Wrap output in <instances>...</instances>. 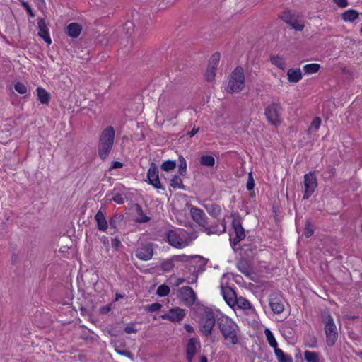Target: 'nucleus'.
I'll return each mask as SVG.
<instances>
[{"label":"nucleus","mask_w":362,"mask_h":362,"mask_svg":"<svg viewBox=\"0 0 362 362\" xmlns=\"http://www.w3.org/2000/svg\"><path fill=\"white\" fill-rule=\"evenodd\" d=\"M279 18L288 25L291 24L292 21L296 19L295 15L290 10L283 11L279 15Z\"/></svg>","instance_id":"obj_28"},{"label":"nucleus","mask_w":362,"mask_h":362,"mask_svg":"<svg viewBox=\"0 0 362 362\" xmlns=\"http://www.w3.org/2000/svg\"><path fill=\"white\" fill-rule=\"evenodd\" d=\"M255 187V181L252 177V173H250L248 175V179L246 185V188L247 190L251 191L254 189Z\"/></svg>","instance_id":"obj_49"},{"label":"nucleus","mask_w":362,"mask_h":362,"mask_svg":"<svg viewBox=\"0 0 362 362\" xmlns=\"http://www.w3.org/2000/svg\"><path fill=\"white\" fill-rule=\"evenodd\" d=\"M221 291L223 297L227 304L233 308L235 306V302L237 300V295L235 291L230 286H221Z\"/></svg>","instance_id":"obj_15"},{"label":"nucleus","mask_w":362,"mask_h":362,"mask_svg":"<svg viewBox=\"0 0 362 362\" xmlns=\"http://www.w3.org/2000/svg\"><path fill=\"white\" fill-rule=\"evenodd\" d=\"M179 173L180 175L184 176L187 173V163L182 156H179Z\"/></svg>","instance_id":"obj_40"},{"label":"nucleus","mask_w":362,"mask_h":362,"mask_svg":"<svg viewBox=\"0 0 362 362\" xmlns=\"http://www.w3.org/2000/svg\"><path fill=\"white\" fill-rule=\"evenodd\" d=\"M238 270L245 276H250L252 273V267L246 257H242L237 263Z\"/></svg>","instance_id":"obj_20"},{"label":"nucleus","mask_w":362,"mask_h":362,"mask_svg":"<svg viewBox=\"0 0 362 362\" xmlns=\"http://www.w3.org/2000/svg\"><path fill=\"white\" fill-rule=\"evenodd\" d=\"M237 306L238 308H240V309H243V310H247V309H253V308L252 307L250 303L245 298L240 296V297H237V300L236 302H235V306Z\"/></svg>","instance_id":"obj_29"},{"label":"nucleus","mask_w":362,"mask_h":362,"mask_svg":"<svg viewBox=\"0 0 362 362\" xmlns=\"http://www.w3.org/2000/svg\"><path fill=\"white\" fill-rule=\"evenodd\" d=\"M304 358L306 362H320V356L317 352L305 351Z\"/></svg>","instance_id":"obj_33"},{"label":"nucleus","mask_w":362,"mask_h":362,"mask_svg":"<svg viewBox=\"0 0 362 362\" xmlns=\"http://www.w3.org/2000/svg\"><path fill=\"white\" fill-rule=\"evenodd\" d=\"M81 26L76 23H71L68 25L66 28L67 34L72 38H76L78 37L81 32Z\"/></svg>","instance_id":"obj_22"},{"label":"nucleus","mask_w":362,"mask_h":362,"mask_svg":"<svg viewBox=\"0 0 362 362\" xmlns=\"http://www.w3.org/2000/svg\"><path fill=\"white\" fill-rule=\"evenodd\" d=\"M185 315V310L180 308H172L168 313H165L161 315V317L164 320H168L171 322H180L183 319Z\"/></svg>","instance_id":"obj_14"},{"label":"nucleus","mask_w":362,"mask_h":362,"mask_svg":"<svg viewBox=\"0 0 362 362\" xmlns=\"http://www.w3.org/2000/svg\"><path fill=\"white\" fill-rule=\"evenodd\" d=\"M161 307H162V305L160 303H154L148 307L147 310L148 312H156V311L159 310L161 308Z\"/></svg>","instance_id":"obj_53"},{"label":"nucleus","mask_w":362,"mask_h":362,"mask_svg":"<svg viewBox=\"0 0 362 362\" xmlns=\"http://www.w3.org/2000/svg\"><path fill=\"white\" fill-rule=\"evenodd\" d=\"M206 210L210 216L215 218H218L221 213V208L216 204H210L204 206Z\"/></svg>","instance_id":"obj_25"},{"label":"nucleus","mask_w":362,"mask_h":362,"mask_svg":"<svg viewBox=\"0 0 362 362\" xmlns=\"http://www.w3.org/2000/svg\"><path fill=\"white\" fill-rule=\"evenodd\" d=\"M200 163L204 166L212 167L215 165V159L212 156H202L200 158Z\"/></svg>","instance_id":"obj_36"},{"label":"nucleus","mask_w":362,"mask_h":362,"mask_svg":"<svg viewBox=\"0 0 362 362\" xmlns=\"http://www.w3.org/2000/svg\"><path fill=\"white\" fill-rule=\"evenodd\" d=\"M37 27L39 28L38 35L41 37L45 42L50 45L52 40L49 37V30L44 19L40 18L38 20Z\"/></svg>","instance_id":"obj_17"},{"label":"nucleus","mask_w":362,"mask_h":362,"mask_svg":"<svg viewBox=\"0 0 362 362\" xmlns=\"http://www.w3.org/2000/svg\"><path fill=\"white\" fill-rule=\"evenodd\" d=\"M336 4L341 8H345L348 6L347 0H333Z\"/></svg>","instance_id":"obj_59"},{"label":"nucleus","mask_w":362,"mask_h":362,"mask_svg":"<svg viewBox=\"0 0 362 362\" xmlns=\"http://www.w3.org/2000/svg\"><path fill=\"white\" fill-rule=\"evenodd\" d=\"M176 167V162L173 160H167L162 163L160 168L163 171H170L175 169Z\"/></svg>","instance_id":"obj_42"},{"label":"nucleus","mask_w":362,"mask_h":362,"mask_svg":"<svg viewBox=\"0 0 362 362\" xmlns=\"http://www.w3.org/2000/svg\"><path fill=\"white\" fill-rule=\"evenodd\" d=\"M270 61L272 64L275 65L281 69L284 70L286 68V62L283 57L279 56H272L270 57Z\"/></svg>","instance_id":"obj_35"},{"label":"nucleus","mask_w":362,"mask_h":362,"mask_svg":"<svg viewBox=\"0 0 362 362\" xmlns=\"http://www.w3.org/2000/svg\"><path fill=\"white\" fill-rule=\"evenodd\" d=\"M115 351L119 355L128 357L132 361L134 360L133 354L128 350H121L119 349L118 348H116Z\"/></svg>","instance_id":"obj_50"},{"label":"nucleus","mask_w":362,"mask_h":362,"mask_svg":"<svg viewBox=\"0 0 362 362\" xmlns=\"http://www.w3.org/2000/svg\"><path fill=\"white\" fill-rule=\"evenodd\" d=\"M173 261L175 262H187L190 259H194L196 261L197 267H198V271H204V267L207 263V259L199 255H195L194 257L187 256L185 255H174L172 257Z\"/></svg>","instance_id":"obj_10"},{"label":"nucleus","mask_w":362,"mask_h":362,"mask_svg":"<svg viewBox=\"0 0 362 362\" xmlns=\"http://www.w3.org/2000/svg\"><path fill=\"white\" fill-rule=\"evenodd\" d=\"M120 245H121V242L118 238L116 237V238L112 239V247L115 250H117Z\"/></svg>","instance_id":"obj_57"},{"label":"nucleus","mask_w":362,"mask_h":362,"mask_svg":"<svg viewBox=\"0 0 362 362\" xmlns=\"http://www.w3.org/2000/svg\"><path fill=\"white\" fill-rule=\"evenodd\" d=\"M245 74L243 67L237 66L231 74L228 81L227 91L229 93H238L245 88Z\"/></svg>","instance_id":"obj_4"},{"label":"nucleus","mask_w":362,"mask_h":362,"mask_svg":"<svg viewBox=\"0 0 362 362\" xmlns=\"http://www.w3.org/2000/svg\"><path fill=\"white\" fill-rule=\"evenodd\" d=\"M160 267L162 270L164 272L170 271L174 267V261H173V257L163 262Z\"/></svg>","instance_id":"obj_43"},{"label":"nucleus","mask_w":362,"mask_h":362,"mask_svg":"<svg viewBox=\"0 0 362 362\" xmlns=\"http://www.w3.org/2000/svg\"><path fill=\"white\" fill-rule=\"evenodd\" d=\"M184 327H185V330H186L187 332H189V333H192V332H194V328H193V327H192V326H191V325H189V324H185Z\"/></svg>","instance_id":"obj_64"},{"label":"nucleus","mask_w":362,"mask_h":362,"mask_svg":"<svg viewBox=\"0 0 362 362\" xmlns=\"http://www.w3.org/2000/svg\"><path fill=\"white\" fill-rule=\"evenodd\" d=\"M313 233L314 230L312 226L311 221L308 219L305 222L304 234L306 237H310Z\"/></svg>","instance_id":"obj_45"},{"label":"nucleus","mask_w":362,"mask_h":362,"mask_svg":"<svg viewBox=\"0 0 362 362\" xmlns=\"http://www.w3.org/2000/svg\"><path fill=\"white\" fill-rule=\"evenodd\" d=\"M320 68L318 64H309L303 66V71L306 74H315L317 73Z\"/></svg>","instance_id":"obj_39"},{"label":"nucleus","mask_w":362,"mask_h":362,"mask_svg":"<svg viewBox=\"0 0 362 362\" xmlns=\"http://www.w3.org/2000/svg\"><path fill=\"white\" fill-rule=\"evenodd\" d=\"M170 293V287L166 284L159 286L156 290V294L159 296H166Z\"/></svg>","instance_id":"obj_41"},{"label":"nucleus","mask_w":362,"mask_h":362,"mask_svg":"<svg viewBox=\"0 0 362 362\" xmlns=\"http://www.w3.org/2000/svg\"><path fill=\"white\" fill-rule=\"evenodd\" d=\"M216 66L212 65V62L209 63L208 68L206 71L205 77L208 81H211L216 75Z\"/></svg>","instance_id":"obj_38"},{"label":"nucleus","mask_w":362,"mask_h":362,"mask_svg":"<svg viewBox=\"0 0 362 362\" xmlns=\"http://www.w3.org/2000/svg\"><path fill=\"white\" fill-rule=\"evenodd\" d=\"M289 25L297 31H302L305 26L303 21L298 22L296 18Z\"/></svg>","instance_id":"obj_48"},{"label":"nucleus","mask_w":362,"mask_h":362,"mask_svg":"<svg viewBox=\"0 0 362 362\" xmlns=\"http://www.w3.org/2000/svg\"><path fill=\"white\" fill-rule=\"evenodd\" d=\"M305 345L306 346L313 348L317 346V339L313 335H308V339L305 341Z\"/></svg>","instance_id":"obj_47"},{"label":"nucleus","mask_w":362,"mask_h":362,"mask_svg":"<svg viewBox=\"0 0 362 362\" xmlns=\"http://www.w3.org/2000/svg\"><path fill=\"white\" fill-rule=\"evenodd\" d=\"M219 60H220V54L216 52V53H214L211 56V60L209 61V62H212V65L217 66Z\"/></svg>","instance_id":"obj_54"},{"label":"nucleus","mask_w":362,"mask_h":362,"mask_svg":"<svg viewBox=\"0 0 362 362\" xmlns=\"http://www.w3.org/2000/svg\"><path fill=\"white\" fill-rule=\"evenodd\" d=\"M217 325L223 338V344L228 348L240 343L242 335L240 327L232 319L222 315L218 318Z\"/></svg>","instance_id":"obj_1"},{"label":"nucleus","mask_w":362,"mask_h":362,"mask_svg":"<svg viewBox=\"0 0 362 362\" xmlns=\"http://www.w3.org/2000/svg\"><path fill=\"white\" fill-rule=\"evenodd\" d=\"M112 199L115 202H116L118 204H122L124 202V198L123 195L121 194H117L116 195H115Z\"/></svg>","instance_id":"obj_55"},{"label":"nucleus","mask_w":362,"mask_h":362,"mask_svg":"<svg viewBox=\"0 0 362 362\" xmlns=\"http://www.w3.org/2000/svg\"><path fill=\"white\" fill-rule=\"evenodd\" d=\"M153 255V250L151 244L142 245L136 250V256L144 261L151 259Z\"/></svg>","instance_id":"obj_13"},{"label":"nucleus","mask_w":362,"mask_h":362,"mask_svg":"<svg viewBox=\"0 0 362 362\" xmlns=\"http://www.w3.org/2000/svg\"><path fill=\"white\" fill-rule=\"evenodd\" d=\"M177 296L185 305H192L197 299V295L194 290L188 286H182L177 290Z\"/></svg>","instance_id":"obj_8"},{"label":"nucleus","mask_w":362,"mask_h":362,"mask_svg":"<svg viewBox=\"0 0 362 362\" xmlns=\"http://www.w3.org/2000/svg\"><path fill=\"white\" fill-rule=\"evenodd\" d=\"M264 333L269 344L274 349V352H276V349H280L278 348L277 342L272 332L269 329H266Z\"/></svg>","instance_id":"obj_30"},{"label":"nucleus","mask_w":362,"mask_h":362,"mask_svg":"<svg viewBox=\"0 0 362 362\" xmlns=\"http://www.w3.org/2000/svg\"><path fill=\"white\" fill-rule=\"evenodd\" d=\"M184 282H187V279L184 278H179L176 280V281L174 283V286L175 287H178L180 285L183 284Z\"/></svg>","instance_id":"obj_61"},{"label":"nucleus","mask_w":362,"mask_h":362,"mask_svg":"<svg viewBox=\"0 0 362 362\" xmlns=\"http://www.w3.org/2000/svg\"><path fill=\"white\" fill-rule=\"evenodd\" d=\"M274 354L279 362H293L292 357L284 354L281 349H276Z\"/></svg>","instance_id":"obj_32"},{"label":"nucleus","mask_w":362,"mask_h":362,"mask_svg":"<svg viewBox=\"0 0 362 362\" xmlns=\"http://www.w3.org/2000/svg\"><path fill=\"white\" fill-rule=\"evenodd\" d=\"M320 124L321 119L320 117H317L312 121L310 128L313 129L314 130H317L320 126Z\"/></svg>","instance_id":"obj_51"},{"label":"nucleus","mask_w":362,"mask_h":362,"mask_svg":"<svg viewBox=\"0 0 362 362\" xmlns=\"http://www.w3.org/2000/svg\"><path fill=\"white\" fill-rule=\"evenodd\" d=\"M136 211L138 214V217L136 219L137 223H146L150 220V218L148 217L143 211L141 206L136 204Z\"/></svg>","instance_id":"obj_31"},{"label":"nucleus","mask_w":362,"mask_h":362,"mask_svg":"<svg viewBox=\"0 0 362 362\" xmlns=\"http://www.w3.org/2000/svg\"><path fill=\"white\" fill-rule=\"evenodd\" d=\"M197 352L196 341L194 338L189 339L186 348V357L188 362H192L193 358Z\"/></svg>","instance_id":"obj_21"},{"label":"nucleus","mask_w":362,"mask_h":362,"mask_svg":"<svg viewBox=\"0 0 362 362\" xmlns=\"http://www.w3.org/2000/svg\"><path fill=\"white\" fill-rule=\"evenodd\" d=\"M22 5L25 8L26 11L28 12V15L30 17H33L34 14H33V13L32 11V9H31L30 6H29L28 3L25 2V1H23Z\"/></svg>","instance_id":"obj_58"},{"label":"nucleus","mask_w":362,"mask_h":362,"mask_svg":"<svg viewBox=\"0 0 362 362\" xmlns=\"http://www.w3.org/2000/svg\"><path fill=\"white\" fill-rule=\"evenodd\" d=\"M287 78L291 83H297L302 78L300 69H289L287 71Z\"/></svg>","instance_id":"obj_23"},{"label":"nucleus","mask_w":362,"mask_h":362,"mask_svg":"<svg viewBox=\"0 0 362 362\" xmlns=\"http://www.w3.org/2000/svg\"><path fill=\"white\" fill-rule=\"evenodd\" d=\"M199 132V128H196L194 127V128L192 129V131L189 132L187 133L188 135H189L190 137L194 136L197 132Z\"/></svg>","instance_id":"obj_63"},{"label":"nucleus","mask_w":362,"mask_h":362,"mask_svg":"<svg viewBox=\"0 0 362 362\" xmlns=\"http://www.w3.org/2000/svg\"><path fill=\"white\" fill-rule=\"evenodd\" d=\"M95 220L97 223V228L100 231H105L108 228V223L105 218L102 208L96 213Z\"/></svg>","instance_id":"obj_18"},{"label":"nucleus","mask_w":362,"mask_h":362,"mask_svg":"<svg viewBox=\"0 0 362 362\" xmlns=\"http://www.w3.org/2000/svg\"><path fill=\"white\" fill-rule=\"evenodd\" d=\"M269 306L275 314H281L284 310V305L280 294L273 293L269 298Z\"/></svg>","instance_id":"obj_12"},{"label":"nucleus","mask_w":362,"mask_h":362,"mask_svg":"<svg viewBox=\"0 0 362 362\" xmlns=\"http://www.w3.org/2000/svg\"><path fill=\"white\" fill-rule=\"evenodd\" d=\"M14 88L20 94H25L28 90L25 85L21 82H16L14 84Z\"/></svg>","instance_id":"obj_46"},{"label":"nucleus","mask_w":362,"mask_h":362,"mask_svg":"<svg viewBox=\"0 0 362 362\" xmlns=\"http://www.w3.org/2000/svg\"><path fill=\"white\" fill-rule=\"evenodd\" d=\"M167 239L170 245L177 248H182L187 245L174 230H169L168 232Z\"/></svg>","instance_id":"obj_16"},{"label":"nucleus","mask_w":362,"mask_h":362,"mask_svg":"<svg viewBox=\"0 0 362 362\" xmlns=\"http://www.w3.org/2000/svg\"><path fill=\"white\" fill-rule=\"evenodd\" d=\"M112 310V305L108 304L106 305H104L100 308V313L103 315L107 314L110 310Z\"/></svg>","instance_id":"obj_56"},{"label":"nucleus","mask_w":362,"mask_h":362,"mask_svg":"<svg viewBox=\"0 0 362 362\" xmlns=\"http://www.w3.org/2000/svg\"><path fill=\"white\" fill-rule=\"evenodd\" d=\"M317 186V178L315 173L310 172L304 175V194L303 199H308L314 193Z\"/></svg>","instance_id":"obj_7"},{"label":"nucleus","mask_w":362,"mask_h":362,"mask_svg":"<svg viewBox=\"0 0 362 362\" xmlns=\"http://www.w3.org/2000/svg\"><path fill=\"white\" fill-rule=\"evenodd\" d=\"M282 107L279 102H272L265 108V115L268 122L274 126L281 124L280 115Z\"/></svg>","instance_id":"obj_6"},{"label":"nucleus","mask_w":362,"mask_h":362,"mask_svg":"<svg viewBox=\"0 0 362 362\" xmlns=\"http://www.w3.org/2000/svg\"><path fill=\"white\" fill-rule=\"evenodd\" d=\"M257 251L256 245L252 243L243 244L240 247L241 255L246 258L252 257Z\"/></svg>","instance_id":"obj_19"},{"label":"nucleus","mask_w":362,"mask_h":362,"mask_svg":"<svg viewBox=\"0 0 362 362\" xmlns=\"http://www.w3.org/2000/svg\"><path fill=\"white\" fill-rule=\"evenodd\" d=\"M214 327L213 325L202 323L200 327V332L204 336L208 337L211 334Z\"/></svg>","instance_id":"obj_44"},{"label":"nucleus","mask_w":362,"mask_h":362,"mask_svg":"<svg viewBox=\"0 0 362 362\" xmlns=\"http://www.w3.org/2000/svg\"><path fill=\"white\" fill-rule=\"evenodd\" d=\"M123 166V164L119 161H114L110 169H117L121 168Z\"/></svg>","instance_id":"obj_60"},{"label":"nucleus","mask_w":362,"mask_h":362,"mask_svg":"<svg viewBox=\"0 0 362 362\" xmlns=\"http://www.w3.org/2000/svg\"><path fill=\"white\" fill-rule=\"evenodd\" d=\"M133 28L134 25L132 22L128 21L124 24V29L127 30V33H129L130 30H133Z\"/></svg>","instance_id":"obj_62"},{"label":"nucleus","mask_w":362,"mask_h":362,"mask_svg":"<svg viewBox=\"0 0 362 362\" xmlns=\"http://www.w3.org/2000/svg\"><path fill=\"white\" fill-rule=\"evenodd\" d=\"M190 214L193 221L202 228V230L207 235L221 234L226 231V226L223 223L219 227L218 223H213L209 226L208 217L203 210L196 207H190Z\"/></svg>","instance_id":"obj_2"},{"label":"nucleus","mask_w":362,"mask_h":362,"mask_svg":"<svg viewBox=\"0 0 362 362\" xmlns=\"http://www.w3.org/2000/svg\"><path fill=\"white\" fill-rule=\"evenodd\" d=\"M115 130L112 126L105 128L100 134L98 144V156L103 160L107 158L115 141Z\"/></svg>","instance_id":"obj_3"},{"label":"nucleus","mask_w":362,"mask_h":362,"mask_svg":"<svg viewBox=\"0 0 362 362\" xmlns=\"http://www.w3.org/2000/svg\"><path fill=\"white\" fill-rule=\"evenodd\" d=\"M123 220L124 216L122 214H115L112 217L110 218L109 224L110 227L115 229L123 221Z\"/></svg>","instance_id":"obj_34"},{"label":"nucleus","mask_w":362,"mask_h":362,"mask_svg":"<svg viewBox=\"0 0 362 362\" xmlns=\"http://www.w3.org/2000/svg\"><path fill=\"white\" fill-rule=\"evenodd\" d=\"M148 183L156 189L164 190L159 179V170L155 163L152 162L147 173Z\"/></svg>","instance_id":"obj_9"},{"label":"nucleus","mask_w":362,"mask_h":362,"mask_svg":"<svg viewBox=\"0 0 362 362\" xmlns=\"http://www.w3.org/2000/svg\"><path fill=\"white\" fill-rule=\"evenodd\" d=\"M358 13L354 9H349L344 12L341 18L344 21L353 22L358 17Z\"/></svg>","instance_id":"obj_26"},{"label":"nucleus","mask_w":362,"mask_h":362,"mask_svg":"<svg viewBox=\"0 0 362 362\" xmlns=\"http://www.w3.org/2000/svg\"><path fill=\"white\" fill-rule=\"evenodd\" d=\"M202 323L214 326L216 320L214 313L210 310H205L202 317Z\"/></svg>","instance_id":"obj_27"},{"label":"nucleus","mask_w":362,"mask_h":362,"mask_svg":"<svg viewBox=\"0 0 362 362\" xmlns=\"http://www.w3.org/2000/svg\"><path fill=\"white\" fill-rule=\"evenodd\" d=\"M124 332L127 334L136 333L137 329L135 327V323H130L124 327Z\"/></svg>","instance_id":"obj_52"},{"label":"nucleus","mask_w":362,"mask_h":362,"mask_svg":"<svg viewBox=\"0 0 362 362\" xmlns=\"http://www.w3.org/2000/svg\"><path fill=\"white\" fill-rule=\"evenodd\" d=\"M37 99L42 104L47 105L50 100V94L43 88L37 87Z\"/></svg>","instance_id":"obj_24"},{"label":"nucleus","mask_w":362,"mask_h":362,"mask_svg":"<svg viewBox=\"0 0 362 362\" xmlns=\"http://www.w3.org/2000/svg\"><path fill=\"white\" fill-rule=\"evenodd\" d=\"M170 186L174 189H185L181 178L177 175H174L170 180Z\"/></svg>","instance_id":"obj_37"},{"label":"nucleus","mask_w":362,"mask_h":362,"mask_svg":"<svg viewBox=\"0 0 362 362\" xmlns=\"http://www.w3.org/2000/svg\"><path fill=\"white\" fill-rule=\"evenodd\" d=\"M323 322L325 324V332L326 334V343L329 346H333L338 337L337 327L332 317L329 313H323Z\"/></svg>","instance_id":"obj_5"},{"label":"nucleus","mask_w":362,"mask_h":362,"mask_svg":"<svg viewBox=\"0 0 362 362\" xmlns=\"http://www.w3.org/2000/svg\"><path fill=\"white\" fill-rule=\"evenodd\" d=\"M232 226L235 232V237L230 238V243L233 245H237L245 238V229L242 226L239 219H233Z\"/></svg>","instance_id":"obj_11"}]
</instances>
